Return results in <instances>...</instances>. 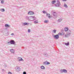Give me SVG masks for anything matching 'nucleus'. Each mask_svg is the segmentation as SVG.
I'll use <instances>...</instances> for the list:
<instances>
[{"label":"nucleus","mask_w":74,"mask_h":74,"mask_svg":"<svg viewBox=\"0 0 74 74\" xmlns=\"http://www.w3.org/2000/svg\"><path fill=\"white\" fill-rule=\"evenodd\" d=\"M57 3L55 4L54 5L55 7H59L60 5H61L60 4V1H59L58 0H57Z\"/></svg>","instance_id":"1"},{"label":"nucleus","mask_w":74,"mask_h":74,"mask_svg":"<svg viewBox=\"0 0 74 74\" xmlns=\"http://www.w3.org/2000/svg\"><path fill=\"white\" fill-rule=\"evenodd\" d=\"M10 43L11 44L14 45H16V43L15 41L13 40H11L10 41Z\"/></svg>","instance_id":"2"},{"label":"nucleus","mask_w":74,"mask_h":74,"mask_svg":"<svg viewBox=\"0 0 74 74\" xmlns=\"http://www.w3.org/2000/svg\"><path fill=\"white\" fill-rule=\"evenodd\" d=\"M54 39L56 40H58L59 38V36L57 34L55 35L54 37Z\"/></svg>","instance_id":"3"},{"label":"nucleus","mask_w":74,"mask_h":74,"mask_svg":"<svg viewBox=\"0 0 74 74\" xmlns=\"http://www.w3.org/2000/svg\"><path fill=\"white\" fill-rule=\"evenodd\" d=\"M29 15H32L34 14V13L33 12H31L30 11H29V12L28 13Z\"/></svg>","instance_id":"4"},{"label":"nucleus","mask_w":74,"mask_h":74,"mask_svg":"<svg viewBox=\"0 0 74 74\" xmlns=\"http://www.w3.org/2000/svg\"><path fill=\"white\" fill-rule=\"evenodd\" d=\"M31 21H34V20H36V18L35 16H31Z\"/></svg>","instance_id":"5"},{"label":"nucleus","mask_w":74,"mask_h":74,"mask_svg":"<svg viewBox=\"0 0 74 74\" xmlns=\"http://www.w3.org/2000/svg\"><path fill=\"white\" fill-rule=\"evenodd\" d=\"M31 16L28 17L27 16H26V19H27V20H28L29 21H31Z\"/></svg>","instance_id":"6"},{"label":"nucleus","mask_w":74,"mask_h":74,"mask_svg":"<svg viewBox=\"0 0 74 74\" xmlns=\"http://www.w3.org/2000/svg\"><path fill=\"white\" fill-rule=\"evenodd\" d=\"M16 71H17L18 72H19L20 71V68L19 67H18V66H16Z\"/></svg>","instance_id":"7"},{"label":"nucleus","mask_w":74,"mask_h":74,"mask_svg":"<svg viewBox=\"0 0 74 74\" xmlns=\"http://www.w3.org/2000/svg\"><path fill=\"white\" fill-rule=\"evenodd\" d=\"M53 15L54 16V18H56L57 17V16H56V13L55 12H53Z\"/></svg>","instance_id":"8"},{"label":"nucleus","mask_w":74,"mask_h":74,"mask_svg":"<svg viewBox=\"0 0 74 74\" xmlns=\"http://www.w3.org/2000/svg\"><path fill=\"white\" fill-rule=\"evenodd\" d=\"M67 34H71V31L69 30H68L67 31H66Z\"/></svg>","instance_id":"9"},{"label":"nucleus","mask_w":74,"mask_h":74,"mask_svg":"<svg viewBox=\"0 0 74 74\" xmlns=\"http://www.w3.org/2000/svg\"><path fill=\"white\" fill-rule=\"evenodd\" d=\"M70 36V35L69 34H66L65 35V37L66 38H68V37H69V36Z\"/></svg>","instance_id":"10"},{"label":"nucleus","mask_w":74,"mask_h":74,"mask_svg":"<svg viewBox=\"0 0 74 74\" xmlns=\"http://www.w3.org/2000/svg\"><path fill=\"white\" fill-rule=\"evenodd\" d=\"M5 26L6 27H10V25L8 24H5Z\"/></svg>","instance_id":"11"},{"label":"nucleus","mask_w":74,"mask_h":74,"mask_svg":"<svg viewBox=\"0 0 74 74\" xmlns=\"http://www.w3.org/2000/svg\"><path fill=\"white\" fill-rule=\"evenodd\" d=\"M19 58H21L20 59H19L18 60L19 61H23H23H24V60H23V59H22V58L21 57H18V59H19Z\"/></svg>","instance_id":"12"},{"label":"nucleus","mask_w":74,"mask_h":74,"mask_svg":"<svg viewBox=\"0 0 74 74\" xmlns=\"http://www.w3.org/2000/svg\"><path fill=\"white\" fill-rule=\"evenodd\" d=\"M63 73H67V71L66 69H63Z\"/></svg>","instance_id":"13"},{"label":"nucleus","mask_w":74,"mask_h":74,"mask_svg":"<svg viewBox=\"0 0 74 74\" xmlns=\"http://www.w3.org/2000/svg\"><path fill=\"white\" fill-rule=\"evenodd\" d=\"M43 55L45 57H48V54L46 53H45L43 54Z\"/></svg>","instance_id":"14"},{"label":"nucleus","mask_w":74,"mask_h":74,"mask_svg":"<svg viewBox=\"0 0 74 74\" xmlns=\"http://www.w3.org/2000/svg\"><path fill=\"white\" fill-rule=\"evenodd\" d=\"M64 44L65 45H66V46H68V45H69L70 44L69 43V42H68L67 43H65Z\"/></svg>","instance_id":"15"},{"label":"nucleus","mask_w":74,"mask_h":74,"mask_svg":"<svg viewBox=\"0 0 74 74\" xmlns=\"http://www.w3.org/2000/svg\"><path fill=\"white\" fill-rule=\"evenodd\" d=\"M40 67H41V69L43 70V69H45V68L44 67V66H43V65H42V66H41Z\"/></svg>","instance_id":"16"},{"label":"nucleus","mask_w":74,"mask_h":74,"mask_svg":"<svg viewBox=\"0 0 74 74\" xmlns=\"http://www.w3.org/2000/svg\"><path fill=\"white\" fill-rule=\"evenodd\" d=\"M69 30L68 27H65L64 28V30L65 32H67Z\"/></svg>","instance_id":"17"},{"label":"nucleus","mask_w":74,"mask_h":74,"mask_svg":"<svg viewBox=\"0 0 74 74\" xmlns=\"http://www.w3.org/2000/svg\"><path fill=\"white\" fill-rule=\"evenodd\" d=\"M1 11L2 12H4L5 11V10L4 8L1 9Z\"/></svg>","instance_id":"18"},{"label":"nucleus","mask_w":74,"mask_h":74,"mask_svg":"<svg viewBox=\"0 0 74 74\" xmlns=\"http://www.w3.org/2000/svg\"><path fill=\"white\" fill-rule=\"evenodd\" d=\"M60 73H63V69H61V70H60Z\"/></svg>","instance_id":"19"},{"label":"nucleus","mask_w":74,"mask_h":74,"mask_svg":"<svg viewBox=\"0 0 74 74\" xmlns=\"http://www.w3.org/2000/svg\"><path fill=\"white\" fill-rule=\"evenodd\" d=\"M53 33H56V30L54 29L53 31Z\"/></svg>","instance_id":"20"},{"label":"nucleus","mask_w":74,"mask_h":74,"mask_svg":"<svg viewBox=\"0 0 74 74\" xmlns=\"http://www.w3.org/2000/svg\"><path fill=\"white\" fill-rule=\"evenodd\" d=\"M34 23L36 24V23H38V20H36L34 22Z\"/></svg>","instance_id":"21"},{"label":"nucleus","mask_w":74,"mask_h":74,"mask_svg":"<svg viewBox=\"0 0 74 74\" xmlns=\"http://www.w3.org/2000/svg\"><path fill=\"white\" fill-rule=\"evenodd\" d=\"M27 24H28V23H25L23 24V25H27Z\"/></svg>","instance_id":"22"},{"label":"nucleus","mask_w":74,"mask_h":74,"mask_svg":"<svg viewBox=\"0 0 74 74\" xmlns=\"http://www.w3.org/2000/svg\"><path fill=\"white\" fill-rule=\"evenodd\" d=\"M64 7H66V8H67L68 7V6L67 5H66V4H64Z\"/></svg>","instance_id":"23"},{"label":"nucleus","mask_w":74,"mask_h":74,"mask_svg":"<svg viewBox=\"0 0 74 74\" xmlns=\"http://www.w3.org/2000/svg\"><path fill=\"white\" fill-rule=\"evenodd\" d=\"M10 52L12 53H14V50L13 49H11L10 50Z\"/></svg>","instance_id":"24"},{"label":"nucleus","mask_w":74,"mask_h":74,"mask_svg":"<svg viewBox=\"0 0 74 74\" xmlns=\"http://www.w3.org/2000/svg\"><path fill=\"white\" fill-rule=\"evenodd\" d=\"M47 61H46L44 62H43V64L44 65H47Z\"/></svg>","instance_id":"25"},{"label":"nucleus","mask_w":74,"mask_h":74,"mask_svg":"<svg viewBox=\"0 0 74 74\" xmlns=\"http://www.w3.org/2000/svg\"><path fill=\"white\" fill-rule=\"evenodd\" d=\"M55 2H56V1L54 0L53 1H52V4H54V3H55Z\"/></svg>","instance_id":"26"},{"label":"nucleus","mask_w":74,"mask_h":74,"mask_svg":"<svg viewBox=\"0 0 74 74\" xmlns=\"http://www.w3.org/2000/svg\"><path fill=\"white\" fill-rule=\"evenodd\" d=\"M49 21L48 20L45 21V23H48Z\"/></svg>","instance_id":"27"},{"label":"nucleus","mask_w":74,"mask_h":74,"mask_svg":"<svg viewBox=\"0 0 74 74\" xmlns=\"http://www.w3.org/2000/svg\"><path fill=\"white\" fill-rule=\"evenodd\" d=\"M5 36H8V32H7L6 33H5Z\"/></svg>","instance_id":"28"},{"label":"nucleus","mask_w":74,"mask_h":74,"mask_svg":"<svg viewBox=\"0 0 74 74\" xmlns=\"http://www.w3.org/2000/svg\"><path fill=\"white\" fill-rule=\"evenodd\" d=\"M4 0H1V4H3L4 3Z\"/></svg>","instance_id":"29"},{"label":"nucleus","mask_w":74,"mask_h":74,"mask_svg":"<svg viewBox=\"0 0 74 74\" xmlns=\"http://www.w3.org/2000/svg\"><path fill=\"white\" fill-rule=\"evenodd\" d=\"M50 64V63H49V62L47 61V64H46L47 65L48 64Z\"/></svg>","instance_id":"30"},{"label":"nucleus","mask_w":74,"mask_h":74,"mask_svg":"<svg viewBox=\"0 0 74 74\" xmlns=\"http://www.w3.org/2000/svg\"><path fill=\"white\" fill-rule=\"evenodd\" d=\"M46 15H47V16H49L50 15H50V14H48V13H47L46 14Z\"/></svg>","instance_id":"31"},{"label":"nucleus","mask_w":74,"mask_h":74,"mask_svg":"<svg viewBox=\"0 0 74 74\" xmlns=\"http://www.w3.org/2000/svg\"><path fill=\"white\" fill-rule=\"evenodd\" d=\"M58 22H61V21H62V19H58Z\"/></svg>","instance_id":"32"},{"label":"nucleus","mask_w":74,"mask_h":74,"mask_svg":"<svg viewBox=\"0 0 74 74\" xmlns=\"http://www.w3.org/2000/svg\"><path fill=\"white\" fill-rule=\"evenodd\" d=\"M8 45H9V44L10 45H11V43H10V41L9 42H8Z\"/></svg>","instance_id":"33"},{"label":"nucleus","mask_w":74,"mask_h":74,"mask_svg":"<svg viewBox=\"0 0 74 74\" xmlns=\"http://www.w3.org/2000/svg\"><path fill=\"white\" fill-rule=\"evenodd\" d=\"M62 34L59 33L57 35H58V36H59V35H62Z\"/></svg>","instance_id":"34"},{"label":"nucleus","mask_w":74,"mask_h":74,"mask_svg":"<svg viewBox=\"0 0 74 74\" xmlns=\"http://www.w3.org/2000/svg\"><path fill=\"white\" fill-rule=\"evenodd\" d=\"M42 12L43 13H44V14H45L46 13V12H45V11H43Z\"/></svg>","instance_id":"35"},{"label":"nucleus","mask_w":74,"mask_h":74,"mask_svg":"<svg viewBox=\"0 0 74 74\" xmlns=\"http://www.w3.org/2000/svg\"><path fill=\"white\" fill-rule=\"evenodd\" d=\"M28 33H30V29H29L28 30Z\"/></svg>","instance_id":"36"},{"label":"nucleus","mask_w":74,"mask_h":74,"mask_svg":"<svg viewBox=\"0 0 74 74\" xmlns=\"http://www.w3.org/2000/svg\"><path fill=\"white\" fill-rule=\"evenodd\" d=\"M48 17L49 18V19H50V18H51V15L48 16Z\"/></svg>","instance_id":"37"},{"label":"nucleus","mask_w":74,"mask_h":74,"mask_svg":"<svg viewBox=\"0 0 74 74\" xmlns=\"http://www.w3.org/2000/svg\"><path fill=\"white\" fill-rule=\"evenodd\" d=\"M23 74H26V72L25 71H24L23 72Z\"/></svg>","instance_id":"38"},{"label":"nucleus","mask_w":74,"mask_h":74,"mask_svg":"<svg viewBox=\"0 0 74 74\" xmlns=\"http://www.w3.org/2000/svg\"><path fill=\"white\" fill-rule=\"evenodd\" d=\"M8 74H12V73H11V72H9L8 73Z\"/></svg>","instance_id":"39"},{"label":"nucleus","mask_w":74,"mask_h":74,"mask_svg":"<svg viewBox=\"0 0 74 74\" xmlns=\"http://www.w3.org/2000/svg\"><path fill=\"white\" fill-rule=\"evenodd\" d=\"M52 36H53V37H54V38L55 37V35L54 34H53Z\"/></svg>","instance_id":"40"},{"label":"nucleus","mask_w":74,"mask_h":74,"mask_svg":"<svg viewBox=\"0 0 74 74\" xmlns=\"http://www.w3.org/2000/svg\"><path fill=\"white\" fill-rule=\"evenodd\" d=\"M4 67L5 68V67H7V65H4Z\"/></svg>","instance_id":"41"},{"label":"nucleus","mask_w":74,"mask_h":74,"mask_svg":"<svg viewBox=\"0 0 74 74\" xmlns=\"http://www.w3.org/2000/svg\"><path fill=\"white\" fill-rule=\"evenodd\" d=\"M62 1H66L67 0H62Z\"/></svg>","instance_id":"42"},{"label":"nucleus","mask_w":74,"mask_h":74,"mask_svg":"<svg viewBox=\"0 0 74 74\" xmlns=\"http://www.w3.org/2000/svg\"><path fill=\"white\" fill-rule=\"evenodd\" d=\"M14 33H12L11 34V35H12V36L14 35Z\"/></svg>","instance_id":"43"},{"label":"nucleus","mask_w":74,"mask_h":74,"mask_svg":"<svg viewBox=\"0 0 74 74\" xmlns=\"http://www.w3.org/2000/svg\"><path fill=\"white\" fill-rule=\"evenodd\" d=\"M2 71H4V69H2Z\"/></svg>","instance_id":"44"},{"label":"nucleus","mask_w":74,"mask_h":74,"mask_svg":"<svg viewBox=\"0 0 74 74\" xmlns=\"http://www.w3.org/2000/svg\"><path fill=\"white\" fill-rule=\"evenodd\" d=\"M63 34L64 35V33H63Z\"/></svg>","instance_id":"45"},{"label":"nucleus","mask_w":74,"mask_h":74,"mask_svg":"<svg viewBox=\"0 0 74 74\" xmlns=\"http://www.w3.org/2000/svg\"><path fill=\"white\" fill-rule=\"evenodd\" d=\"M1 1V0H0V1Z\"/></svg>","instance_id":"46"}]
</instances>
